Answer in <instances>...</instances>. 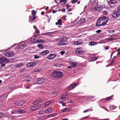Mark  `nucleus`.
Masks as SVG:
<instances>
[{
	"mask_svg": "<svg viewBox=\"0 0 120 120\" xmlns=\"http://www.w3.org/2000/svg\"><path fill=\"white\" fill-rule=\"evenodd\" d=\"M109 18L106 16H103L98 19L96 23L97 26H99L102 25H105L109 20Z\"/></svg>",
	"mask_w": 120,
	"mask_h": 120,
	"instance_id": "1",
	"label": "nucleus"
},
{
	"mask_svg": "<svg viewBox=\"0 0 120 120\" xmlns=\"http://www.w3.org/2000/svg\"><path fill=\"white\" fill-rule=\"evenodd\" d=\"M63 75V73L60 71H54L52 72L51 75L53 78L58 79L62 77Z\"/></svg>",
	"mask_w": 120,
	"mask_h": 120,
	"instance_id": "2",
	"label": "nucleus"
},
{
	"mask_svg": "<svg viewBox=\"0 0 120 120\" xmlns=\"http://www.w3.org/2000/svg\"><path fill=\"white\" fill-rule=\"evenodd\" d=\"M41 106L39 103H37V102L35 101L34 104L30 107V109L32 111L36 110L40 108Z\"/></svg>",
	"mask_w": 120,
	"mask_h": 120,
	"instance_id": "3",
	"label": "nucleus"
},
{
	"mask_svg": "<svg viewBox=\"0 0 120 120\" xmlns=\"http://www.w3.org/2000/svg\"><path fill=\"white\" fill-rule=\"evenodd\" d=\"M9 61V59L6 58L5 57H2L0 58V64H2L1 66L2 67H4L5 66V64H2L3 63H7Z\"/></svg>",
	"mask_w": 120,
	"mask_h": 120,
	"instance_id": "4",
	"label": "nucleus"
},
{
	"mask_svg": "<svg viewBox=\"0 0 120 120\" xmlns=\"http://www.w3.org/2000/svg\"><path fill=\"white\" fill-rule=\"evenodd\" d=\"M66 38H63L61 41H60L58 43V45H67L68 42L67 41Z\"/></svg>",
	"mask_w": 120,
	"mask_h": 120,
	"instance_id": "5",
	"label": "nucleus"
},
{
	"mask_svg": "<svg viewBox=\"0 0 120 120\" xmlns=\"http://www.w3.org/2000/svg\"><path fill=\"white\" fill-rule=\"evenodd\" d=\"M37 82L39 84H41L44 83L46 81V79L43 78H40L37 79Z\"/></svg>",
	"mask_w": 120,
	"mask_h": 120,
	"instance_id": "6",
	"label": "nucleus"
},
{
	"mask_svg": "<svg viewBox=\"0 0 120 120\" xmlns=\"http://www.w3.org/2000/svg\"><path fill=\"white\" fill-rule=\"evenodd\" d=\"M56 56V55L55 54H51L47 57V58L49 60H52L55 58Z\"/></svg>",
	"mask_w": 120,
	"mask_h": 120,
	"instance_id": "7",
	"label": "nucleus"
},
{
	"mask_svg": "<svg viewBox=\"0 0 120 120\" xmlns=\"http://www.w3.org/2000/svg\"><path fill=\"white\" fill-rule=\"evenodd\" d=\"M5 55L7 57H11L13 56L14 55V53L10 51L5 53Z\"/></svg>",
	"mask_w": 120,
	"mask_h": 120,
	"instance_id": "8",
	"label": "nucleus"
},
{
	"mask_svg": "<svg viewBox=\"0 0 120 120\" xmlns=\"http://www.w3.org/2000/svg\"><path fill=\"white\" fill-rule=\"evenodd\" d=\"M37 63L35 62H31L27 64L26 65L27 67H32L35 66Z\"/></svg>",
	"mask_w": 120,
	"mask_h": 120,
	"instance_id": "9",
	"label": "nucleus"
},
{
	"mask_svg": "<svg viewBox=\"0 0 120 120\" xmlns=\"http://www.w3.org/2000/svg\"><path fill=\"white\" fill-rule=\"evenodd\" d=\"M24 103V101L23 100L19 101V102L15 103V105L16 106H21L23 105Z\"/></svg>",
	"mask_w": 120,
	"mask_h": 120,
	"instance_id": "10",
	"label": "nucleus"
},
{
	"mask_svg": "<svg viewBox=\"0 0 120 120\" xmlns=\"http://www.w3.org/2000/svg\"><path fill=\"white\" fill-rule=\"evenodd\" d=\"M26 46L24 43H20L18 45L17 47V49L19 50H21L24 49Z\"/></svg>",
	"mask_w": 120,
	"mask_h": 120,
	"instance_id": "11",
	"label": "nucleus"
},
{
	"mask_svg": "<svg viewBox=\"0 0 120 120\" xmlns=\"http://www.w3.org/2000/svg\"><path fill=\"white\" fill-rule=\"evenodd\" d=\"M51 103L50 101H48L43 103L42 104V107L43 108H45L49 106L51 104Z\"/></svg>",
	"mask_w": 120,
	"mask_h": 120,
	"instance_id": "12",
	"label": "nucleus"
},
{
	"mask_svg": "<svg viewBox=\"0 0 120 120\" xmlns=\"http://www.w3.org/2000/svg\"><path fill=\"white\" fill-rule=\"evenodd\" d=\"M117 11H115L113 12L112 15L114 18H116L118 17L119 16L120 14Z\"/></svg>",
	"mask_w": 120,
	"mask_h": 120,
	"instance_id": "13",
	"label": "nucleus"
},
{
	"mask_svg": "<svg viewBox=\"0 0 120 120\" xmlns=\"http://www.w3.org/2000/svg\"><path fill=\"white\" fill-rule=\"evenodd\" d=\"M77 86V85L75 83H73L69 85L68 88V89L70 90H71L74 88L75 86Z\"/></svg>",
	"mask_w": 120,
	"mask_h": 120,
	"instance_id": "14",
	"label": "nucleus"
},
{
	"mask_svg": "<svg viewBox=\"0 0 120 120\" xmlns=\"http://www.w3.org/2000/svg\"><path fill=\"white\" fill-rule=\"evenodd\" d=\"M49 52V50H46L41 52L39 53V54L42 56H44L46 55Z\"/></svg>",
	"mask_w": 120,
	"mask_h": 120,
	"instance_id": "15",
	"label": "nucleus"
},
{
	"mask_svg": "<svg viewBox=\"0 0 120 120\" xmlns=\"http://www.w3.org/2000/svg\"><path fill=\"white\" fill-rule=\"evenodd\" d=\"M83 42L81 40H78L75 41L73 42V44L75 45H78L82 44Z\"/></svg>",
	"mask_w": 120,
	"mask_h": 120,
	"instance_id": "16",
	"label": "nucleus"
},
{
	"mask_svg": "<svg viewBox=\"0 0 120 120\" xmlns=\"http://www.w3.org/2000/svg\"><path fill=\"white\" fill-rule=\"evenodd\" d=\"M75 52L77 54H83V51L81 49L79 48L76 50Z\"/></svg>",
	"mask_w": 120,
	"mask_h": 120,
	"instance_id": "17",
	"label": "nucleus"
},
{
	"mask_svg": "<svg viewBox=\"0 0 120 120\" xmlns=\"http://www.w3.org/2000/svg\"><path fill=\"white\" fill-rule=\"evenodd\" d=\"M52 112V107H50L47 109L45 110L44 112H45L49 113Z\"/></svg>",
	"mask_w": 120,
	"mask_h": 120,
	"instance_id": "18",
	"label": "nucleus"
},
{
	"mask_svg": "<svg viewBox=\"0 0 120 120\" xmlns=\"http://www.w3.org/2000/svg\"><path fill=\"white\" fill-rule=\"evenodd\" d=\"M68 97V95L67 94H64L60 97L61 100H63L67 99Z\"/></svg>",
	"mask_w": 120,
	"mask_h": 120,
	"instance_id": "19",
	"label": "nucleus"
},
{
	"mask_svg": "<svg viewBox=\"0 0 120 120\" xmlns=\"http://www.w3.org/2000/svg\"><path fill=\"white\" fill-rule=\"evenodd\" d=\"M71 64L73 68L76 67L78 65V63L76 62H72L71 63Z\"/></svg>",
	"mask_w": 120,
	"mask_h": 120,
	"instance_id": "20",
	"label": "nucleus"
},
{
	"mask_svg": "<svg viewBox=\"0 0 120 120\" xmlns=\"http://www.w3.org/2000/svg\"><path fill=\"white\" fill-rule=\"evenodd\" d=\"M71 109V108H66L63 110V112H68Z\"/></svg>",
	"mask_w": 120,
	"mask_h": 120,
	"instance_id": "21",
	"label": "nucleus"
},
{
	"mask_svg": "<svg viewBox=\"0 0 120 120\" xmlns=\"http://www.w3.org/2000/svg\"><path fill=\"white\" fill-rule=\"evenodd\" d=\"M109 2L112 4H115L117 2V0H110Z\"/></svg>",
	"mask_w": 120,
	"mask_h": 120,
	"instance_id": "22",
	"label": "nucleus"
},
{
	"mask_svg": "<svg viewBox=\"0 0 120 120\" xmlns=\"http://www.w3.org/2000/svg\"><path fill=\"white\" fill-rule=\"evenodd\" d=\"M85 20V19L84 18H83L80 19L78 22V24H81L84 22Z\"/></svg>",
	"mask_w": 120,
	"mask_h": 120,
	"instance_id": "23",
	"label": "nucleus"
},
{
	"mask_svg": "<svg viewBox=\"0 0 120 120\" xmlns=\"http://www.w3.org/2000/svg\"><path fill=\"white\" fill-rule=\"evenodd\" d=\"M23 64V63H19V64H17L15 66L17 68H20L22 66Z\"/></svg>",
	"mask_w": 120,
	"mask_h": 120,
	"instance_id": "24",
	"label": "nucleus"
},
{
	"mask_svg": "<svg viewBox=\"0 0 120 120\" xmlns=\"http://www.w3.org/2000/svg\"><path fill=\"white\" fill-rule=\"evenodd\" d=\"M27 111L25 109L24 110H21V109H19V114H22L25 113Z\"/></svg>",
	"mask_w": 120,
	"mask_h": 120,
	"instance_id": "25",
	"label": "nucleus"
},
{
	"mask_svg": "<svg viewBox=\"0 0 120 120\" xmlns=\"http://www.w3.org/2000/svg\"><path fill=\"white\" fill-rule=\"evenodd\" d=\"M36 18V16H30L29 18L31 21H32L35 20Z\"/></svg>",
	"mask_w": 120,
	"mask_h": 120,
	"instance_id": "26",
	"label": "nucleus"
},
{
	"mask_svg": "<svg viewBox=\"0 0 120 120\" xmlns=\"http://www.w3.org/2000/svg\"><path fill=\"white\" fill-rule=\"evenodd\" d=\"M31 39L33 40V41L34 43H37V42H36V41H37L38 40L35 37H34L33 38H31Z\"/></svg>",
	"mask_w": 120,
	"mask_h": 120,
	"instance_id": "27",
	"label": "nucleus"
},
{
	"mask_svg": "<svg viewBox=\"0 0 120 120\" xmlns=\"http://www.w3.org/2000/svg\"><path fill=\"white\" fill-rule=\"evenodd\" d=\"M96 0H90V2L92 5H94L96 4Z\"/></svg>",
	"mask_w": 120,
	"mask_h": 120,
	"instance_id": "28",
	"label": "nucleus"
},
{
	"mask_svg": "<svg viewBox=\"0 0 120 120\" xmlns=\"http://www.w3.org/2000/svg\"><path fill=\"white\" fill-rule=\"evenodd\" d=\"M36 42H37V43H44L46 42L44 40H38Z\"/></svg>",
	"mask_w": 120,
	"mask_h": 120,
	"instance_id": "29",
	"label": "nucleus"
},
{
	"mask_svg": "<svg viewBox=\"0 0 120 120\" xmlns=\"http://www.w3.org/2000/svg\"><path fill=\"white\" fill-rule=\"evenodd\" d=\"M37 47H38L39 49H42L44 48V47L41 44H39L37 45Z\"/></svg>",
	"mask_w": 120,
	"mask_h": 120,
	"instance_id": "30",
	"label": "nucleus"
},
{
	"mask_svg": "<svg viewBox=\"0 0 120 120\" xmlns=\"http://www.w3.org/2000/svg\"><path fill=\"white\" fill-rule=\"evenodd\" d=\"M97 44L96 42L94 41H91L89 43V45H94Z\"/></svg>",
	"mask_w": 120,
	"mask_h": 120,
	"instance_id": "31",
	"label": "nucleus"
},
{
	"mask_svg": "<svg viewBox=\"0 0 120 120\" xmlns=\"http://www.w3.org/2000/svg\"><path fill=\"white\" fill-rule=\"evenodd\" d=\"M36 12H35V11L34 10H33L31 11V15L33 16H35L36 15Z\"/></svg>",
	"mask_w": 120,
	"mask_h": 120,
	"instance_id": "32",
	"label": "nucleus"
},
{
	"mask_svg": "<svg viewBox=\"0 0 120 120\" xmlns=\"http://www.w3.org/2000/svg\"><path fill=\"white\" fill-rule=\"evenodd\" d=\"M98 58V57H94L92 58V59L91 60V61H93L97 60Z\"/></svg>",
	"mask_w": 120,
	"mask_h": 120,
	"instance_id": "33",
	"label": "nucleus"
},
{
	"mask_svg": "<svg viewBox=\"0 0 120 120\" xmlns=\"http://www.w3.org/2000/svg\"><path fill=\"white\" fill-rule=\"evenodd\" d=\"M36 101L37 102V103H38L37 102H38V103H39L42 102L43 101H42L41 99L39 98L37 99V101Z\"/></svg>",
	"mask_w": 120,
	"mask_h": 120,
	"instance_id": "34",
	"label": "nucleus"
},
{
	"mask_svg": "<svg viewBox=\"0 0 120 120\" xmlns=\"http://www.w3.org/2000/svg\"><path fill=\"white\" fill-rule=\"evenodd\" d=\"M41 70L38 68H36L33 71L34 72H39L41 71Z\"/></svg>",
	"mask_w": 120,
	"mask_h": 120,
	"instance_id": "35",
	"label": "nucleus"
},
{
	"mask_svg": "<svg viewBox=\"0 0 120 120\" xmlns=\"http://www.w3.org/2000/svg\"><path fill=\"white\" fill-rule=\"evenodd\" d=\"M19 109H18L17 110H13V112H12V113H19Z\"/></svg>",
	"mask_w": 120,
	"mask_h": 120,
	"instance_id": "36",
	"label": "nucleus"
},
{
	"mask_svg": "<svg viewBox=\"0 0 120 120\" xmlns=\"http://www.w3.org/2000/svg\"><path fill=\"white\" fill-rule=\"evenodd\" d=\"M112 97H113L112 95L111 96L109 97H108V98H106V99L107 100L109 101V100H110L112 99Z\"/></svg>",
	"mask_w": 120,
	"mask_h": 120,
	"instance_id": "37",
	"label": "nucleus"
},
{
	"mask_svg": "<svg viewBox=\"0 0 120 120\" xmlns=\"http://www.w3.org/2000/svg\"><path fill=\"white\" fill-rule=\"evenodd\" d=\"M58 22L59 24L60 25H62V21L60 19H59L58 20Z\"/></svg>",
	"mask_w": 120,
	"mask_h": 120,
	"instance_id": "38",
	"label": "nucleus"
},
{
	"mask_svg": "<svg viewBox=\"0 0 120 120\" xmlns=\"http://www.w3.org/2000/svg\"><path fill=\"white\" fill-rule=\"evenodd\" d=\"M113 38L112 37L108 38L106 39V40L108 41H111L113 39Z\"/></svg>",
	"mask_w": 120,
	"mask_h": 120,
	"instance_id": "39",
	"label": "nucleus"
},
{
	"mask_svg": "<svg viewBox=\"0 0 120 120\" xmlns=\"http://www.w3.org/2000/svg\"><path fill=\"white\" fill-rule=\"evenodd\" d=\"M115 108V107L113 105H111L110 106V109L111 110H113Z\"/></svg>",
	"mask_w": 120,
	"mask_h": 120,
	"instance_id": "40",
	"label": "nucleus"
},
{
	"mask_svg": "<svg viewBox=\"0 0 120 120\" xmlns=\"http://www.w3.org/2000/svg\"><path fill=\"white\" fill-rule=\"evenodd\" d=\"M35 30V34H38L40 33V31L39 30V29H36Z\"/></svg>",
	"mask_w": 120,
	"mask_h": 120,
	"instance_id": "41",
	"label": "nucleus"
},
{
	"mask_svg": "<svg viewBox=\"0 0 120 120\" xmlns=\"http://www.w3.org/2000/svg\"><path fill=\"white\" fill-rule=\"evenodd\" d=\"M28 41L30 42V43H34L33 41V40H32L29 39L28 40Z\"/></svg>",
	"mask_w": 120,
	"mask_h": 120,
	"instance_id": "42",
	"label": "nucleus"
},
{
	"mask_svg": "<svg viewBox=\"0 0 120 120\" xmlns=\"http://www.w3.org/2000/svg\"><path fill=\"white\" fill-rule=\"evenodd\" d=\"M67 1V0H60V2L61 3L62 2H63L64 3H65V2Z\"/></svg>",
	"mask_w": 120,
	"mask_h": 120,
	"instance_id": "43",
	"label": "nucleus"
},
{
	"mask_svg": "<svg viewBox=\"0 0 120 120\" xmlns=\"http://www.w3.org/2000/svg\"><path fill=\"white\" fill-rule=\"evenodd\" d=\"M65 51H61L60 52V53L61 54V55H63L65 54Z\"/></svg>",
	"mask_w": 120,
	"mask_h": 120,
	"instance_id": "44",
	"label": "nucleus"
},
{
	"mask_svg": "<svg viewBox=\"0 0 120 120\" xmlns=\"http://www.w3.org/2000/svg\"><path fill=\"white\" fill-rule=\"evenodd\" d=\"M50 33L49 32H46V33H45L42 34V35H48V34Z\"/></svg>",
	"mask_w": 120,
	"mask_h": 120,
	"instance_id": "45",
	"label": "nucleus"
},
{
	"mask_svg": "<svg viewBox=\"0 0 120 120\" xmlns=\"http://www.w3.org/2000/svg\"><path fill=\"white\" fill-rule=\"evenodd\" d=\"M31 86V85L30 84H28L27 85L26 88L28 89H30Z\"/></svg>",
	"mask_w": 120,
	"mask_h": 120,
	"instance_id": "46",
	"label": "nucleus"
},
{
	"mask_svg": "<svg viewBox=\"0 0 120 120\" xmlns=\"http://www.w3.org/2000/svg\"><path fill=\"white\" fill-rule=\"evenodd\" d=\"M40 57L39 56H37L36 55H35L34 56V58L35 59H37L40 58Z\"/></svg>",
	"mask_w": 120,
	"mask_h": 120,
	"instance_id": "47",
	"label": "nucleus"
},
{
	"mask_svg": "<svg viewBox=\"0 0 120 120\" xmlns=\"http://www.w3.org/2000/svg\"><path fill=\"white\" fill-rule=\"evenodd\" d=\"M118 12H120V5L118 6L117 8Z\"/></svg>",
	"mask_w": 120,
	"mask_h": 120,
	"instance_id": "48",
	"label": "nucleus"
},
{
	"mask_svg": "<svg viewBox=\"0 0 120 120\" xmlns=\"http://www.w3.org/2000/svg\"><path fill=\"white\" fill-rule=\"evenodd\" d=\"M90 109H86V110H85V111H84L83 112L84 113H85V112H88L89 111H90Z\"/></svg>",
	"mask_w": 120,
	"mask_h": 120,
	"instance_id": "49",
	"label": "nucleus"
},
{
	"mask_svg": "<svg viewBox=\"0 0 120 120\" xmlns=\"http://www.w3.org/2000/svg\"><path fill=\"white\" fill-rule=\"evenodd\" d=\"M101 30H98L96 31V32L97 33H99L101 32Z\"/></svg>",
	"mask_w": 120,
	"mask_h": 120,
	"instance_id": "50",
	"label": "nucleus"
},
{
	"mask_svg": "<svg viewBox=\"0 0 120 120\" xmlns=\"http://www.w3.org/2000/svg\"><path fill=\"white\" fill-rule=\"evenodd\" d=\"M20 72H22L25 71V70L24 69H22L20 70Z\"/></svg>",
	"mask_w": 120,
	"mask_h": 120,
	"instance_id": "51",
	"label": "nucleus"
},
{
	"mask_svg": "<svg viewBox=\"0 0 120 120\" xmlns=\"http://www.w3.org/2000/svg\"><path fill=\"white\" fill-rule=\"evenodd\" d=\"M109 46H107L105 48V49L106 50H107L109 49Z\"/></svg>",
	"mask_w": 120,
	"mask_h": 120,
	"instance_id": "52",
	"label": "nucleus"
},
{
	"mask_svg": "<svg viewBox=\"0 0 120 120\" xmlns=\"http://www.w3.org/2000/svg\"><path fill=\"white\" fill-rule=\"evenodd\" d=\"M71 6V5H70L68 4L67 5H66V7H67L66 8V9H68V8H69V7H70Z\"/></svg>",
	"mask_w": 120,
	"mask_h": 120,
	"instance_id": "53",
	"label": "nucleus"
},
{
	"mask_svg": "<svg viewBox=\"0 0 120 120\" xmlns=\"http://www.w3.org/2000/svg\"><path fill=\"white\" fill-rule=\"evenodd\" d=\"M72 66L71 65V66H68L67 67V68H72Z\"/></svg>",
	"mask_w": 120,
	"mask_h": 120,
	"instance_id": "54",
	"label": "nucleus"
},
{
	"mask_svg": "<svg viewBox=\"0 0 120 120\" xmlns=\"http://www.w3.org/2000/svg\"><path fill=\"white\" fill-rule=\"evenodd\" d=\"M3 114L2 113H0V118L2 117L3 116Z\"/></svg>",
	"mask_w": 120,
	"mask_h": 120,
	"instance_id": "55",
	"label": "nucleus"
},
{
	"mask_svg": "<svg viewBox=\"0 0 120 120\" xmlns=\"http://www.w3.org/2000/svg\"><path fill=\"white\" fill-rule=\"evenodd\" d=\"M76 2L74 0H72L71 1V3L73 4H74Z\"/></svg>",
	"mask_w": 120,
	"mask_h": 120,
	"instance_id": "56",
	"label": "nucleus"
},
{
	"mask_svg": "<svg viewBox=\"0 0 120 120\" xmlns=\"http://www.w3.org/2000/svg\"><path fill=\"white\" fill-rule=\"evenodd\" d=\"M114 32V30H110V33H112Z\"/></svg>",
	"mask_w": 120,
	"mask_h": 120,
	"instance_id": "57",
	"label": "nucleus"
},
{
	"mask_svg": "<svg viewBox=\"0 0 120 120\" xmlns=\"http://www.w3.org/2000/svg\"><path fill=\"white\" fill-rule=\"evenodd\" d=\"M33 27L35 30H36V29H37V27L35 26V25L34 26H33Z\"/></svg>",
	"mask_w": 120,
	"mask_h": 120,
	"instance_id": "58",
	"label": "nucleus"
},
{
	"mask_svg": "<svg viewBox=\"0 0 120 120\" xmlns=\"http://www.w3.org/2000/svg\"><path fill=\"white\" fill-rule=\"evenodd\" d=\"M72 8H70V9H68V11H71L72 10Z\"/></svg>",
	"mask_w": 120,
	"mask_h": 120,
	"instance_id": "59",
	"label": "nucleus"
},
{
	"mask_svg": "<svg viewBox=\"0 0 120 120\" xmlns=\"http://www.w3.org/2000/svg\"><path fill=\"white\" fill-rule=\"evenodd\" d=\"M57 11H55L54 10H53L52 11V13H54L55 12H56Z\"/></svg>",
	"mask_w": 120,
	"mask_h": 120,
	"instance_id": "60",
	"label": "nucleus"
},
{
	"mask_svg": "<svg viewBox=\"0 0 120 120\" xmlns=\"http://www.w3.org/2000/svg\"><path fill=\"white\" fill-rule=\"evenodd\" d=\"M45 13L43 11L41 12V14L42 15H44V14Z\"/></svg>",
	"mask_w": 120,
	"mask_h": 120,
	"instance_id": "61",
	"label": "nucleus"
},
{
	"mask_svg": "<svg viewBox=\"0 0 120 120\" xmlns=\"http://www.w3.org/2000/svg\"><path fill=\"white\" fill-rule=\"evenodd\" d=\"M65 10L63 8L62 9V11L63 12H65Z\"/></svg>",
	"mask_w": 120,
	"mask_h": 120,
	"instance_id": "62",
	"label": "nucleus"
},
{
	"mask_svg": "<svg viewBox=\"0 0 120 120\" xmlns=\"http://www.w3.org/2000/svg\"><path fill=\"white\" fill-rule=\"evenodd\" d=\"M65 103H63L62 104V105L63 106H65Z\"/></svg>",
	"mask_w": 120,
	"mask_h": 120,
	"instance_id": "63",
	"label": "nucleus"
},
{
	"mask_svg": "<svg viewBox=\"0 0 120 120\" xmlns=\"http://www.w3.org/2000/svg\"><path fill=\"white\" fill-rule=\"evenodd\" d=\"M61 120H68V119H67L65 118Z\"/></svg>",
	"mask_w": 120,
	"mask_h": 120,
	"instance_id": "64",
	"label": "nucleus"
}]
</instances>
